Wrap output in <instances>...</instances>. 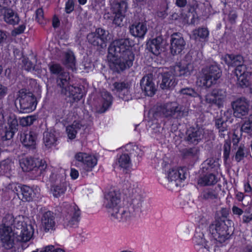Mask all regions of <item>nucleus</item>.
<instances>
[{
  "label": "nucleus",
  "mask_w": 252,
  "mask_h": 252,
  "mask_svg": "<svg viewBox=\"0 0 252 252\" xmlns=\"http://www.w3.org/2000/svg\"><path fill=\"white\" fill-rule=\"evenodd\" d=\"M234 115L240 117L247 114L249 110L248 101L244 98L237 99L232 104Z\"/></svg>",
  "instance_id": "22"
},
{
  "label": "nucleus",
  "mask_w": 252,
  "mask_h": 252,
  "mask_svg": "<svg viewBox=\"0 0 252 252\" xmlns=\"http://www.w3.org/2000/svg\"><path fill=\"white\" fill-rule=\"evenodd\" d=\"M246 73H251L247 70L246 65L243 64L241 66H237L235 69L236 75H244Z\"/></svg>",
  "instance_id": "55"
},
{
  "label": "nucleus",
  "mask_w": 252,
  "mask_h": 252,
  "mask_svg": "<svg viewBox=\"0 0 252 252\" xmlns=\"http://www.w3.org/2000/svg\"><path fill=\"white\" fill-rule=\"evenodd\" d=\"M127 8V0H113L111 10L114 15L113 23L121 26Z\"/></svg>",
  "instance_id": "8"
},
{
  "label": "nucleus",
  "mask_w": 252,
  "mask_h": 252,
  "mask_svg": "<svg viewBox=\"0 0 252 252\" xmlns=\"http://www.w3.org/2000/svg\"><path fill=\"white\" fill-rule=\"evenodd\" d=\"M9 186L12 191L24 201H32L38 198L40 195V189L38 187L30 188L27 186H21L17 184H12Z\"/></svg>",
  "instance_id": "4"
},
{
  "label": "nucleus",
  "mask_w": 252,
  "mask_h": 252,
  "mask_svg": "<svg viewBox=\"0 0 252 252\" xmlns=\"http://www.w3.org/2000/svg\"><path fill=\"white\" fill-rule=\"evenodd\" d=\"M177 84L174 75L172 71L164 72L160 86L162 89H170L174 87Z\"/></svg>",
  "instance_id": "28"
},
{
  "label": "nucleus",
  "mask_w": 252,
  "mask_h": 252,
  "mask_svg": "<svg viewBox=\"0 0 252 252\" xmlns=\"http://www.w3.org/2000/svg\"><path fill=\"white\" fill-rule=\"evenodd\" d=\"M79 172L78 171L74 168H71L70 169V176L71 177V178L73 180H75L78 178L79 177Z\"/></svg>",
  "instance_id": "59"
},
{
  "label": "nucleus",
  "mask_w": 252,
  "mask_h": 252,
  "mask_svg": "<svg viewBox=\"0 0 252 252\" xmlns=\"http://www.w3.org/2000/svg\"><path fill=\"white\" fill-rule=\"evenodd\" d=\"M43 142L47 148H51L57 145V137L54 130L46 131L44 133Z\"/></svg>",
  "instance_id": "32"
},
{
  "label": "nucleus",
  "mask_w": 252,
  "mask_h": 252,
  "mask_svg": "<svg viewBox=\"0 0 252 252\" xmlns=\"http://www.w3.org/2000/svg\"><path fill=\"white\" fill-rule=\"evenodd\" d=\"M13 163L9 159H7L0 163V173H6L11 170Z\"/></svg>",
  "instance_id": "43"
},
{
  "label": "nucleus",
  "mask_w": 252,
  "mask_h": 252,
  "mask_svg": "<svg viewBox=\"0 0 252 252\" xmlns=\"http://www.w3.org/2000/svg\"><path fill=\"white\" fill-rule=\"evenodd\" d=\"M230 151V143L228 141H225L223 147V157L225 160H226L229 156Z\"/></svg>",
  "instance_id": "54"
},
{
  "label": "nucleus",
  "mask_w": 252,
  "mask_h": 252,
  "mask_svg": "<svg viewBox=\"0 0 252 252\" xmlns=\"http://www.w3.org/2000/svg\"><path fill=\"white\" fill-rule=\"evenodd\" d=\"M222 60L228 66H241L243 64L244 60L241 56H234L225 55L222 57Z\"/></svg>",
  "instance_id": "31"
},
{
  "label": "nucleus",
  "mask_w": 252,
  "mask_h": 252,
  "mask_svg": "<svg viewBox=\"0 0 252 252\" xmlns=\"http://www.w3.org/2000/svg\"><path fill=\"white\" fill-rule=\"evenodd\" d=\"M179 108L177 104L175 102L168 103L164 106L162 110L163 115L167 117L172 116L178 112Z\"/></svg>",
  "instance_id": "35"
},
{
  "label": "nucleus",
  "mask_w": 252,
  "mask_h": 252,
  "mask_svg": "<svg viewBox=\"0 0 252 252\" xmlns=\"http://www.w3.org/2000/svg\"><path fill=\"white\" fill-rule=\"evenodd\" d=\"M164 45V42L161 37L148 41L147 44L148 50L156 56L159 55L163 51Z\"/></svg>",
  "instance_id": "24"
},
{
  "label": "nucleus",
  "mask_w": 252,
  "mask_h": 252,
  "mask_svg": "<svg viewBox=\"0 0 252 252\" xmlns=\"http://www.w3.org/2000/svg\"><path fill=\"white\" fill-rule=\"evenodd\" d=\"M26 28V26L24 24L21 25L17 28L14 29L12 32L13 34H20L24 32Z\"/></svg>",
  "instance_id": "58"
},
{
  "label": "nucleus",
  "mask_w": 252,
  "mask_h": 252,
  "mask_svg": "<svg viewBox=\"0 0 252 252\" xmlns=\"http://www.w3.org/2000/svg\"><path fill=\"white\" fill-rule=\"evenodd\" d=\"M20 165L24 171L28 172L34 169L41 174L46 169L47 164L43 159H33L31 158H23L20 160Z\"/></svg>",
  "instance_id": "9"
},
{
  "label": "nucleus",
  "mask_w": 252,
  "mask_h": 252,
  "mask_svg": "<svg viewBox=\"0 0 252 252\" xmlns=\"http://www.w3.org/2000/svg\"><path fill=\"white\" fill-rule=\"evenodd\" d=\"M193 69V64L185 61L181 62L175 67L176 74L179 76H189L192 73Z\"/></svg>",
  "instance_id": "26"
},
{
  "label": "nucleus",
  "mask_w": 252,
  "mask_h": 252,
  "mask_svg": "<svg viewBox=\"0 0 252 252\" xmlns=\"http://www.w3.org/2000/svg\"><path fill=\"white\" fill-rule=\"evenodd\" d=\"M165 178L172 184L178 186L186 178V169L181 167H173L166 171Z\"/></svg>",
  "instance_id": "11"
},
{
  "label": "nucleus",
  "mask_w": 252,
  "mask_h": 252,
  "mask_svg": "<svg viewBox=\"0 0 252 252\" xmlns=\"http://www.w3.org/2000/svg\"><path fill=\"white\" fill-rule=\"evenodd\" d=\"M160 163L161 168L164 172V174L166 173V171L173 167V166H172V160L169 158L164 157L160 160Z\"/></svg>",
  "instance_id": "47"
},
{
  "label": "nucleus",
  "mask_w": 252,
  "mask_h": 252,
  "mask_svg": "<svg viewBox=\"0 0 252 252\" xmlns=\"http://www.w3.org/2000/svg\"><path fill=\"white\" fill-rule=\"evenodd\" d=\"M244 189L245 192L249 193L252 191V188L249 182H246L244 185Z\"/></svg>",
  "instance_id": "64"
},
{
  "label": "nucleus",
  "mask_w": 252,
  "mask_h": 252,
  "mask_svg": "<svg viewBox=\"0 0 252 252\" xmlns=\"http://www.w3.org/2000/svg\"><path fill=\"white\" fill-rule=\"evenodd\" d=\"M185 45V41L180 34L176 33L172 35L170 49L173 55L180 54L184 49Z\"/></svg>",
  "instance_id": "19"
},
{
  "label": "nucleus",
  "mask_w": 252,
  "mask_h": 252,
  "mask_svg": "<svg viewBox=\"0 0 252 252\" xmlns=\"http://www.w3.org/2000/svg\"><path fill=\"white\" fill-rule=\"evenodd\" d=\"M202 131L201 129L194 130L190 133L189 131V140L193 144H196L202 137Z\"/></svg>",
  "instance_id": "42"
},
{
  "label": "nucleus",
  "mask_w": 252,
  "mask_h": 252,
  "mask_svg": "<svg viewBox=\"0 0 252 252\" xmlns=\"http://www.w3.org/2000/svg\"><path fill=\"white\" fill-rule=\"evenodd\" d=\"M170 19L171 22L175 20H179L180 22H182L183 23H186L188 22V20L187 17H180L178 13H173L170 16Z\"/></svg>",
  "instance_id": "51"
},
{
  "label": "nucleus",
  "mask_w": 252,
  "mask_h": 252,
  "mask_svg": "<svg viewBox=\"0 0 252 252\" xmlns=\"http://www.w3.org/2000/svg\"><path fill=\"white\" fill-rule=\"evenodd\" d=\"M73 162L76 166L81 168V174L86 175L96 166L97 158L93 154L79 152L74 155Z\"/></svg>",
  "instance_id": "3"
},
{
  "label": "nucleus",
  "mask_w": 252,
  "mask_h": 252,
  "mask_svg": "<svg viewBox=\"0 0 252 252\" xmlns=\"http://www.w3.org/2000/svg\"><path fill=\"white\" fill-rule=\"evenodd\" d=\"M41 227L45 232L54 231L56 228L55 216L51 211L44 213L41 219Z\"/></svg>",
  "instance_id": "18"
},
{
  "label": "nucleus",
  "mask_w": 252,
  "mask_h": 252,
  "mask_svg": "<svg viewBox=\"0 0 252 252\" xmlns=\"http://www.w3.org/2000/svg\"><path fill=\"white\" fill-rule=\"evenodd\" d=\"M11 221L7 222L4 220V225L0 229V243L1 245L6 249H10L14 246L15 234L12 231L11 228L9 226L11 224L13 220L11 216L7 217Z\"/></svg>",
  "instance_id": "7"
},
{
  "label": "nucleus",
  "mask_w": 252,
  "mask_h": 252,
  "mask_svg": "<svg viewBox=\"0 0 252 252\" xmlns=\"http://www.w3.org/2000/svg\"><path fill=\"white\" fill-rule=\"evenodd\" d=\"M238 84L242 87H248L250 85L251 73H246L244 75H236Z\"/></svg>",
  "instance_id": "41"
},
{
  "label": "nucleus",
  "mask_w": 252,
  "mask_h": 252,
  "mask_svg": "<svg viewBox=\"0 0 252 252\" xmlns=\"http://www.w3.org/2000/svg\"><path fill=\"white\" fill-rule=\"evenodd\" d=\"M129 31L133 36L143 38L147 32V24L144 22H135L129 27Z\"/></svg>",
  "instance_id": "27"
},
{
  "label": "nucleus",
  "mask_w": 252,
  "mask_h": 252,
  "mask_svg": "<svg viewBox=\"0 0 252 252\" xmlns=\"http://www.w3.org/2000/svg\"><path fill=\"white\" fill-rule=\"evenodd\" d=\"M117 164L123 169H128L131 166L130 158L127 154L121 155L118 159Z\"/></svg>",
  "instance_id": "37"
},
{
  "label": "nucleus",
  "mask_w": 252,
  "mask_h": 252,
  "mask_svg": "<svg viewBox=\"0 0 252 252\" xmlns=\"http://www.w3.org/2000/svg\"><path fill=\"white\" fill-rule=\"evenodd\" d=\"M7 93V88L0 83V99L3 98Z\"/></svg>",
  "instance_id": "61"
},
{
  "label": "nucleus",
  "mask_w": 252,
  "mask_h": 252,
  "mask_svg": "<svg viewBox=\"0 0 252 252\" xmlns=\"http://www.w3.org/2000/svg\"><path fill=\"white\" fill-rule=\"evenodd\" d=\"M209 34V31L206 28H199L192 32L191 37L195 40L205 39L208 37Z\"/></svg>",
  "instance_id": "38"
},
{
  "label": "nucleus",
  "mask_w": 252,
  "mask_h": 252,
  "mask_svg": "<svg viewBox=\"0 0 252 252\" xmlns=\"http://www.w3.org/2000/svg\"><path fill=\"white\" fill-rule=\"evenodd\" d=\"M232 117L231 111L228 110L224 112L220 118L216 120V126L219 130L221 137H224L226 134L228 133V123H232Z\"/></svg>",
  "instance_id": "15"
},
{
  "label": "nucleus",
  "mask_w": 252,
  "mask_h": 252,
  "mask_svg": "<svg viewBox=\"0 0 252 252\" xmlns=\"http://www.w3.org/2000/svg\"><path fill=\"white\" fill-rule=\"evenodd\" d=\"M108 34L107 31L98 28L94 32L89 33L87 38L89 42L93 45L103 48L106 46V43L108 40Z\"/></svg>",
  "instance_id": "12"
},
{
  "label": "nucleus",
  "mask_w": 252,
  "mask_h": 252,
  "mask_svg": "<svg viewBox=\"0 0 252 252\" xmlns=\"http://www.w3.org/2000/svg\"><path fill=\"white\" fill-rule=\"evenodd\" d=\"M63 63L68 67L73 69L75 66V59L73 53L68 51L65 53Z\"/></svg>",
  "instance_id": "39"
},
{
  "label": "nucleus",
  "mask_w": 252,
  "mask_h": 252,
  "mask_svg": "<svg viewBox=\"0 0 252 252\" xmlns=\"http://www.w3.org/2000/svg\"><path fill=\"white\" fill-rule=\"evenodd\" d=\"M35 121L33 116H29L26 117L21 118L20 119V124L23 126H26L32 125Z\"/></svg>",
  "instance_id": "48"
},
{
  "label": "nucleus",
  "mask_w": 252,
  "mask_h": 252,
  "mask_svg": "<svg viewBox=\"0 0 252 252\" xmlns=\"http://www.w3.org/2000/svg\"><path fill=\"white\" fill-rule=\"evenodd\" d=\"M244 145H241L236 153L235 155V159L237 161H241L244 157Z\"/></svg>",
  "instance_id": "52"
},
{
  "label": "nucleus",
  "mask_w": 252,
  "mask_h": 252,
  "mask_svg": "<svg viewBox=\"0 0 252 252\" xmlns=\"http://www.w3.org/2000/svg\"><path fill=\"white\" fill-rule=\"evenodd\" d=\"M195 249L199 252H216L215 246L210 245L203 233L196 232L193 239Z\"/></svg>",
  "instance_id": "14"
},
{
  "label": "nucleus",
  "mask_w": 252,
  "mask_h": 252,
  "mask_svg": "<svg viewBox=\"0 0 252 252\" xmlns=\"http://www.w3.org/2000/svg\"><path fill=\"white\" fill-rule=\"evenodd\" d=\"M33 234L34 228L32 224H22L18 240L22 242H28L32 238Z\"/></svg>",
  "instance_id": "29"
},
{
  "label": "nucleus",
  "mask_w": 252,
  "mask_h": 252,
  "mask_svg": "<svg viewBox=\"0 0 252 252\" xmlns=\"http://www.w3.org/2000/svg\"><path fill=\"white\" fill-rule=\"evenodd\" d=\"M36 135L31 131L28 132L21 136V140L26 147H34L36 144Z\"/></svg>",
  "instance_id": "34"
},
{
  "label": "nucleus",
  "mask_w": 252,
  "mask_h": 252,
  "mask_svg": "<svg viewBox=\"0 0 252 252\" xmlns=\"http://www.w3.org/2000/svg\"><path fill=\"white\" fill-rule=\"evenodd\" d=\"M62 88V92L64 95L72 99L73 100H78L82 96L81 89L79 87H75L70 84L69 80L68 83L63 85L59 83Z\"/></svg>",
  "instance_id": "20"
},
{
  "label": "nucleus",
  "mask_w": 252,
  "mask_h": 252,
  "mask_svg": "<svg viewBox=\"0 0 252 252\" xmlns=\"http://www.w3.org/2000/svg\"><path fill=\"white\" fill-rule=\"evenodd\" d=\"M22 62L23 63V67L27 70H30L32 68H33V65L31 63V62H29L27 59L23 58L22 60Z\"/></svg>",
  "instance_id": "56"
},
{
  "label": "nucleus",
  "mask_w": 252,
  "mask_h": 252,
  "mask_svg": "<svg viewBox=\"0 0 252 252\" xmlns=\"http://www.w3.org/2000/svg\"><path fill=\"white\" fill-rule=\"evenodd\" d=\"M141 89L145 94L152 96L157 90L156 85L153 81V77L151 75L143 77L140 83Z\"/></svg>",
  "instance_id": "23"
},
{
  "label": "nucleus",
  "mask_w": 252,
  "mask_h": 252,
  "mask_svg": "<svg viewBox=\"0 0 252 252\" xmlns=\"http://www.w3.org/2000/svg\"><path fill=\"white\" fill-rule=\"evenodd\" d=\"M210 231L214 240L220 243L227 239L230 235L228 227L223 220L216 221L211 224L210 226Z\"/></svg>",
  "instance_id": "6"
},
{
  "label": "nucleus",
  "mask_w": 252,
  "mask_h": 252,
  "mask_svg": "<svg viewBox=\"0 0 252 252\" xmlns=\"http://www.w3.org/2000/svg\"><path fill=\"white\" fill-rule=\"evenodd\" d=\"M18 121L15 115L10 114L7 120V126L5 127L4 133H1L2 140L11 139L15 133L17 131Z\"/></svg>",
  "instance_id": "16"
},
{
  "label": "nucleus",
  "mask_w": 252,
  "mask_h": 252,
  "mask_svg": "<svg viewBox=\"0 0 252 252\" xmlns=\"http://www.w3.org/2000/svg\"><path fill=\"white\" fill-rule=\"evenodd\" d=\"M36 20L37 22L41 24L44 25L46 23V21L44 17V13L42 9L39 8L36 11Z\"/></svg>",
  "instance_id": "49"
},
{
  "label": "nucleus",
  "mask_w": 252,
  "mask_h": 252,
  "mask_svg": "<svg viewBox=\"0 0 252 252\" xmlns=\"http://www.w3.org/2000/svg\"><path fill=\"white\" fill-rule=\"evenodd\" d=\"M20 108L24 113H30L35 110L36 106L35 98L31 93H26L21 90L19 91L17 98Z\"/></svg>",
  "instance_id": "10"
},
{
  "label": "nucleus",
  "mask_w": 252,
  "mask_h": 252,
  "mask_svg": "<svg viewBox=\"0 0 252 252\" xmlns=\"http://www.w3.org/2000/svg\"><path fill=\"white\" fill-rule=\"evenodd\" d=\"M81 125L78 122L74 121L71 125L67 126L66 128V131L67 136L70 139H73L75 138L78 130L81 128Z\"/></svg>",
  "instance_id": "36"
},
{
  "label": "nucleus",
  "mask_w": 252,
  "mask_h": 252,
  "mask_svg": "<svg viewBox=\"0 0 252 252\" xmlns=\"http://www.w3.org/2000/svg\"><path fill=\"white\" fill-rule=\"evenodd\" d=\"M66 190L65 186L63 184L56 186L53 187L52 193L55 197H59L62 196Z\"/></svg>",
  "instance_id": "45"
},
{
  "label": "nucleus",
  "mask_w": 252,
  "mask_h": 252,
  "mask_svg": "<svg viewBox=\"0 0 252 252\" xmlns=\"http://www.w3.org/2000/svg\"><path fill=\"white\" fill-rule=\"evenodd\" d=\"M50 71L52 74L58 75L60 82L63 85L68 83V80H69L70 77L68 73L63 71L61 66L57 63H53L50 65Z\"/></svg>",
  "instance_id": "25"
},
{
  "label": "nucleus",
  "mask_w": 252,
  "mask_h": 252,
  "mask_svg": "<svg viewBox=\"0 0 252 252\" xmlns=\"http://www.w3.org/2000/svg\"><path fill=\"white\" fill-rule=\"evenodd\" d=\"M120 202V194L118 192L111 191L106 195L104 204L111 216L115 214V212L121 208Z\"/></svg>",
  "instance_id": "13"
},
{
  "label": "nucleus",
  "mask_w": 252,
  "mask_h": 252,
  "mask_svg": "<svg viewBox=\"0 0 252 252\" xmlns=\"http://www.w3.org/2000/svg\"><path fill=\"white\" fill-rule=\"evenodd\" d=\"M114 86L119 91L118 95L120 97L127 101L131 99L130 91L129 89L126 87L125 84L115 83Z\"/></svg>",
  "instance_id": "33"
},
{
  "label": "nucleus",
  "mask_w": 252,
  "mask_h": 252,
  "mask_svg": "<svg viewBox=\"0 0 252 252\" xmlns=\"http://www.w3.org/2000/svg\"><path fill=\"white\" fill-rule=\"evenodd\" d=\"M232 211L234 214L237 215L239 216L241 215L243 213V211L241 209L238 208L236 206H234L232 207Z\"/></svg>",
  "instance_id": "63"
},
{
  "label": "nucleus",
  "mask_w": 252,
  "mask_h": 252,
  "mask_svg": "<svg viewBox=\"0 0 252 252\" xmlns=\"http://www.w3.org/2000/svg\"><path fill=\"white\" fill-rule=\"evenodd\" d=\"M150 122H149L148 125L150 126L148 128V131L150 133L154 135L158 133L160 130V125L157 122L151 124Z\"/></svg>",
  "instance_id": "50"
},
{
  "label": "nucleus",
  "mask_w": 252,
  "mask_h": 252,
  "mask_svg": "<svg viewBox=\"0 0 252 252\" xmlns=\"http://www.w3.org/2000/svg\"><path fill=\"white\" fill-rule=\"evenodd\" d=\"M225 92L222 90H215L211 94L206 96V102L211 105H216L218 107L222 105L225 98Z\"/></svg>",
  "instance_id": "21"
},
{
  "label": "nucleus",
  "mask_w": 252,
  "mask_h": 252,
  "mask_svg": "<svg viewBox=\"0 0 252 252\" xmlns=\"http://www.w3.org/2000/svg\"><path fill=\"white\" fill-rule=\"evenodd\" d=\"M180 92L184 95H187L192 97H196L198 95L193 89L188 88L182 89Z\"/></svg>",
  "instance_id": "53"
},
{
  "label": "nucleus",
  "mask_w": 252,
  "mask_h": 252,
  "mask_svg": "<svg viewBox=\"0 0 252 252\" xmlns=\"http://www.w3.org/2000/svg\"><path fill=\"white\" fill-rule=\"evenodd\" d=\"M243 132L252 134V115L247 119L241 127Z\"/></svg>",
  "instance_id": "46"
},
{
  "label": "nucleus",
  "mask_w": 252,
  "mask_h": 252,
  "mask_svg": "<svg viewBox=\"0 0 252 252\" xmlns=\"http://www.w3.org/2000/svg\"><path fill=\"white\" fill-rule=\"evenodd\" d=\"M220 76V71L217 65H212L202 71V74L197 81V84L202 87H210Z\"/></svg>",
  "instance_id": "5"
},
{
  "label": "nucleus",
  "mask_w": 252,
  "mask_h": 252,
  "mask_svg": "<svg viewBox=\"0 0 252 252\" xmlns=\"http://www.w3.org/2000/svg\"><path fill=\"white\" fill-rule=\"evenodd\" d=\"M134 44L128 38L115 40L110 44L107 60L112 68L119 71L132 65L134 56L130 48Z\"/></svg>",
  "instance_id": "1"
},
{
  "label": "nucleus",
  "mask_w": 252,
  "mask_h": 252,
  "mask_svg": "<svg viewBox=\"0 0 252 252\" xmlns=\"http://www.w3.org/2000/svg\"><path fill=\"white\" fill-rule=\"evenodd\" d=\"M74 9V4L72 0H68L65 4V11L67 13L71 12Z\"/></svg>",
  "instance_id": "57"
},
{
  "label": "nucleus",
  "mask_w": 252,
  "mask_h": 252,
  "mask_svg": "<svg viewBox=\"0 0 252 252\" xmlns=\"http://www.w3.org/2000/svg\"><path fill=\"white\" fill-rule=\"evenodd\" d=\"M1 12L4 20L7 23L14 25L19 23L20 21L19 16L12 9L3 8Z\"/></svg>",
  "instance_id": "30"
},
{
  "label": "nucleus",
  "mask_w": 252,
  "mask_h": 252,
  "mask_svg": "<svg viewBox=\"0 0 252 252\" xmlns=\"http://www.w3.org/2000/svg\"><path fill=\"white\" fill-rule=\"evenodd\" d=\"M139 189L132 191L131 195V204L128 207H121L112 217L119 221L129 222L135 220L141 212L143 197Z\"/></svg>",
  "instance_id": "2"
},
{
  "label": "nucleus",
  "mask_w": 252,
  "mask_h": 252,
  "mask_svg": "<svg viewBox=\"0 0 252 252\" xmlns=\"http://www.w3.org/2000/svg\"><path fill=\"white\" fill-rule=\"evenodd\" d=\"M217 182V179L215 175L210 174L206 175L198 180V183L202 186L211 185Z\"/></svg>",
  "instance_id": "40"
},
{
  "label": "nucleus",
  "mask_w": 252,
  "mask_h": 252,
  "mask_svg": "<svg viewBox=\"0 0 252 252\" xmlns=\"http://www.w3.org/2000/svg\"><path fill=\"white\" fill-rule=\"evenodd\" d=\"M80 211L75 206H71L63 219L64 225L67 227H74L77 225Z\"/></svg>",
  "instance_id": "17"
},
{
  "label": "nucleus",
  "mask_w": 252,
  "mask_h": 252,
  "mask_svg": "<svg viewBox=\"0 0 252 252\" xmlns=\"http://www.w3.org/2000/svg\"><path fill=\"white\" fill-rule=\"evenodd\" d=\"M54 249L53 245H48L41 249L40 252H54Z\"/></svg>",
  "instance_id": "62"
},
{
  "label": "nucleus",
  "mask_w": 252,
  "mask_h": 252,
  "mask_svg": "<svg viewBox=\"0 0 252 252\" xmlns=\"http://www.w3.org/2000/svg\"><path fill=\"white\" fill-rule=\"evenodd\" d=\"M198 152L197 149L195 148L190 149L187 150L185 154V156H194L197 155Z\"/></svg>",
  "instance_id": "60"
},
{
  "label": "nucleus",
  "mask_w": 252,
  "mask_h": 252,
  "mask_svg": "<svg viewBox=\"0 0 252 252\" xmlns=\"http://www.w3.org/2000/svg\"><path fill=\"white\" fill-rule=\"evenodd\" d=\"M112 96L107 92H104L102 94V112L106 111L111 106L112 103Z\"/></svg>",
  "instance_id": "44"
}]
</instances>
